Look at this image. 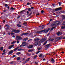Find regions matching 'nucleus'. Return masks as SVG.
Returning <instances> with one entry per match:
<instances>
[{
    "mask_svg": "<svg viewBox=\"0 0 65 65\" xmlns=\"http://www.w3.org/2000/svg\"><path fill=\"white\" fill-rule=\"evenodd\" d=\"M16 38L17 40H22V39H23L21 37L19 36H16Z\"/></svg>",
    "mask_w": 65,
    "mask_h": 65,
    "instance_id": "1",
    "label": "nucleus"
},
{
    "mask_svg": "<svg viewBox=\"0 0 65 65\" xmlns=\"http://www.w3.org/2000/svg\"><path fill=\"white\" fill-rule=\"evenodd\" d=\"M13 31L15 33H19L20 32V31L18 30L14 29L13 30Z\"/></svg>",
    "mask_w": 65,
    "mask_h": 65,
    "instance_id": "2",
    "label": "nucleus"
},
{
    "mask_svg": "<svg viewBox=\"0 0 65 65\" xmlns=\"http://www.w3.org/2000/svg\"><path fill=\"white\" fill-rule=\"evenodd\" d=\"M63 38L62 36H61L59 37H58L56 38V40L57 41L59 40H60L61 39H62V38Z\"/></svg>",
    "mask_w": 65,
    "mask_h": 65,
    "instance_id": "3",
    "label": "nucleus"
},
{
    "mask_svg": "<svg viewBox=\"0 0 65 65\" xmlns=\"http://www.w3.org/2000/svg\"><path fill=\"white\" fill-rule=\"evenodd\" d=\"M44 32V33H46V31H45V29L42 30L40 31H38L37 32V33H41V32Z\"/></svg>",
    "mask_w": 65,
    "mask_h": 65,
    "instance_id": "4",
    "label": "nucleus"
},
{
    "mask_svg": "<svg viewBox=\"0 0 65 65\" xmlns=\"http://www.w3.org/2000/svg\"><path fill=\"white\" fill-rule=\"evenodd\" d=\"M28 34H29V33L28 32H24L21 35V36H23V35H25L26 36L27 35H28Z\"/></svg>",
    "mask_w": 65,
    "mask_h": 65,
    "instance_id": "5",
    "label": "nucleus"
},
{
    "mask_svg": "<svg viewBox=\"0 0 65 65\" xmlns=\"http://www.w3.org/2000/svg\"><path fill=\"white\" fill-rule=\"evenodd\" d=\"M22 45H23V46H25L27 45V43L26 42H23L22 43Z\"/></svg>",
    "mask_w": 65,
    "mask_h": 65,
    "instance_id": "6",
    "label": "nucleus"
},
{
    "mask_svg": "<svg viewBox=\"0 0 65 65\" xmlns=\"http://www.w3.org/2000/svg\"><path fill=\"white\" fill-rule=\"evenodd\" d=\"M27 8L28 10V11H27V15H28L29 14V11H31V9L30 8Z\"/></svg>",
    "mask_w": 65,
    "mask_h": 65,
    "instance_id": "7",
    "label": "nucleus"
},
{
    "mask_svg": "<svg viewBox=\"0 0 65 65\" xmlns=\"http://www.w3.org/2000/svg\"><path fill=\"white\" fill-rule=\"evenodd\" d=\"M62 19L61 20V22H63V20H64L65 19V16L64 15H62Z\"/></svg>",
    "mask_w": 65,
    "mask_h": 65,
    "instance_id": "8",
    "label": "nucleus"
},
{
    "mask_svg": "<svg viewBox=\"0 0 65 65\" xmlns=\"http://www.w3.org/2000/svg\"><path fill=\"white\" fill-rule=\"evenodd\" d=\"M51 29V28H48L46 29H45V31H46V34H47V32H48V31H50V30Z\"/></svg>",
    "mask_w": 65,
    "mask_h": 65,
    "instance_id": "9",
    "label": "nucleus"
},
{
    "mask_svg": "<svg viewBox=\"0 0 65 65\" xmlns=\"http://www.w3.org/2000/svg\"><path fill=\"white\" fill-rule=\"evenodd\" d=\"M14 45H12L11 46H10L8 47V49H11V48H12V47H13L14 46Z\"/></svg>",
    "mask_w": 65,
    "mask_h": 65,
    "instance_id": "10",
    "label": "nucleus"
},
{
    "mask_svg": "<svg viewBox=\"0 0 65 65\" xmlns=\"http://www.w3.org/2000/svg\"><path fill=\"white\" fill-rule=\"evenodd\" d=\"M13 53V50H11L10 51H9V54H11V55H12V53Z\"/></svg>",
    "mask_w": 65,
    "mask_h": 65,
    "instance_id": "11",
    "label": "nucleus"
},
{
    "mask_svg": "<svg viewBox=\"0 0 65 65\" xmlns=\"http://www.w3.org/2000/svg\"><path fill=\"white\" fill-rule=\"evenodd\" d=\"M55 23L57 25H56V26H58V25H59V24H60V22H59V21H56Z\"/></svg>",
    "mask_w": 65,
    "mask_h": 65,
    "instance_id": "12",
    "label": "nucleus"
},
{
    "mask_svg": "<svg viewBox=\"0 0 65 65\" xmlns=\"http://www.w3.org/2000/svg\"><path fill=\"white\" fill-rule=\"evenodd\" d=\"M57 34L58 35V36H60V35H61L62 34V32H57Z\"/></svg>",
    "mask_w": 65,
    "mask_h": 65,
    "instance_id": "13",
    "label": "nucleus"
},
{
    "mask_svg": "<svg viewBox=\"0 0 65 65\" xmlns=\"http://www.w3.org/2000/svg\"><path fill=\"white\" fill-rule=\"evenodd\" d=\"M45 40V39H43L40 40V41H41V42H44Z\"/></svg>",
    "mask_w": 65,
    "mask_h": 65,
    "instance_id": "14",
    "label": "nucleus"
},
{
    "mask_svg": "<svg viewBox=\"0 0 65 65\" xmlns=\"http://www.w3.org/2000/svg\"><path fill=\"white\" fill-rule=\"evenodd\" d=\"M51 61L52 62V63H54L55 62V61L54 60V59L53 58H51Z\"/></svg>",
    "mask_w": 65,
    "mask_h": 65,
    "instance_id": "15",
    "label": "nucleus"
},
{
    "mask_svg": "<svg viewBox=\"0 0 65 65\" xmlns=\"http://www.w3.org/2000/svg\"><path fill=\"white\" fill-rule=\"evenodd\" d=\"M19 47H18L17 48H15V49H14L13 51H17V50L19 49Z\"/></svg>",
    "mask_w": 65,
    "mask_h": 65,
    "instance_id": "16",
    "label": "nucleus"
},
{
    "mask_svg": "<svg viewBox=\"0 0 65 65\" xmlns=\"http://www.w3.org/2000/svg\"><path fill=\"white\" fill-rule=\"evenodd\" d=\"M33 47V46L32 45H29V46L28 47L29 48H32Z\"/></svg>",
    "mask_w": 65,
    "mask_h": 65,
    "instance_id": "17",
    "label": "nucleus"
},
{
    "mask_svg": "<svg viewBox=\"0 0 65 65\" xmlns=\"http://www.w3.org/2000/svg\"><path fill=\"white\" fill-rule=\"evenodd\" d=\"M57 26L55 24V23H53L51 25V27H54V26Z\"/></svg>",
    "mask_w": 65,
    "mask_h": 65,
    "instance_id": "18",
    "label": "nucleus"
},
{
    "mask_svg": "<svg viewBox=\"0 0 65 65\" xmlns=\"http://www.w3.org/2000/svg\"><path fill=\"white\" fill-rule=\"evenodd\" d=\"M51 46V44H48L46 45L45 47V48H48V47H49V46Z\"/></svg>",
    "mask_w": 65,
    "mask_h": 65,
    "instance_id": "19",
    "label": "nucleus"
},
{
    "mask_svg": "<svg viewBox=\"0 0 65 65\" xmlns=\"http://www.w3.org/2000/svg\"><path fill=\"white\" fill-rule=\"evenodd\" d=\"M26 11V9L22 10L21 12H20V13L21 14H23V13L22 14V13H23V12L24 11Z\"/></svg>",
    "mask_w": 65,
    "mask_h": 65,
    "instance_id": "20",
    "label": "nucleus"
},
{
    "mask_svg": "<svg viewBox=\"0 0 65 65\" xmlns=\"http://www.w3.org/2000/svg\"><path fill=\"white\" fill-rule=\"evenodd\" d=\"M24 23H23V25H24V26H26L27 24V22L25 21Z\"/></svg>",
    "mask_w": 65,
    "mask_h": 65,
    "instance_id": "21",
    "label": "nucleus"
},
{
    "mask_svg": "<svg viewBox=\"0 0 65 65\" xmlns=\"http://www.w3.org/2000/svg\"><path fill=\"white\" fill-rule=\"evenodd\" d=\"M55 39H52L50 38L49 39V41H53Z\"/></svg>",
    "mask_w": 65,
    "mask_h": 65,
    "instance_id": "22",
    "label": "nucleus"
},
{
    "mask_svg": "<svg viewBox=\"0 0 65 65\" xmlns=\"http://www.w3.org/2000/svg\"><path fill=\"white\" fill-rule=\"evenodd\" d=\"M42 56V54H39V58H41Z\"/></svg>",
    "mask_w": 65,
    "mask_h": 65,
    "instance_id": "23",
    "label": "nucleus"
},
{
    "mask_svg": "<svg viewBox=\"0 0 65 65\" xmlns=\"http://www.w3.org/2000/svg\"><path fill=\"white\" fill-rule=\"evenodd\" d=\"M62 29H65V25L61 27Z\"/></svg>",
    "mask_w": 65,
    "mask_h": 65,
    "instance_id": "24",
    "label": "nucleus"
},
{
    "mask_svg": "<svg viewBox=\"0 0 65 65\" xmlns=\"http://www.w3.org/2000/svg\"><path fill=\"white\" fill-rule=\"evenodd\" d=\"M0 50L1 51H3V47L2 46L0 48Z\"/></svg>",
    "mask_w": 65,
    "mask_h": 65,
    "instance_id": "25",
    "label": "nucleus"
},
{
    "mask_svg": "<svg viewBox=\"0 0 65 65\" xmlns=\"http://www.w3.org/2000/svg\"><path fill=\"white\" fill-rule=\"evenodd\" d=\"M17 60H21V58L19 57H18L17 58Z\"/></svg>",
    "mask_w": 65,
    "mask_h": 65,
    "instance_id": "26",
    "label": "nucleus"
},
{
    "mask_svg": "<svg viewBox=\"0 0 65 65\" xmlns=\"http://www.w3.org/2000/svg\"><path fill=\"white\" fill-rule=\"evenodd\" d=\"M39 40V38H36V39H35V41H38Z\"/></svg>",
    "mask_w": 65,
    "mask_h": 65,
    "instance_id": "27",
    "label": "nucleus"
},
{
    "mask_svg": "<svg viewBox=\"0 0 65 65\" xmlns=\"http://www.w3.org/2000/svg\"><path fill=\"white\" fill-rule=\"evenodd\" d=\"M17 26L18 27H22V25H20L19 24H18L17 25Z\"/></svg>",
    "mask_w": 65,
    "mask_h": 65,
    "instance_id": "28",
    "label": "nucleus"
},
{
    "mask_svg": "<svg viewBox=\"0 0 65 65\" xmlns=\"http://www.w3.org/2000/svg\"><path fill=\"white\" fill-rule=\"evenodd\" d=\"M38 43L37 42H36L35 43V46H37V45H38Z\"/></svg>",
    "mask_w": 65,
    "mask_h": 65,
    "instance_id": "29",
    "label": "nucleus"
},
{
    "mask_svg": "<svg viewBox=\"0 0 65 65\" xmlns=\"http://www.w3.org/2000/svg\"><path fill=\"white\" fill-rule=\"evenodd\" d=\"M28 39V38H25L24 39V41H27Z\"/></svg>",
    "mask_w": 65,
    "mask_h": 65,
    "instance_id": "30",
    "label": "nucleus"
},
{
    "mask_svg": "<svg viewBox=\"0 0 65 65\" xmlns=\"http://www.w3.org/2000/svg\"><path fill=\"white\" fill-rule=\"evenodd\" d=\"M30 58H28L27 59V60L25 61V62H28V61H29L30 60Z\"/></svg>",
    "mask_w": 65,
    "mask_h": 65,
    "instance_id": "31",
    "label": "nucleus"
},
{
    "mask_svg": "<svg viewBox=\"0 0 65 65\" xmlns=\"http://www.w3.org/2000/svg\"><path fill=\"white\" fill-rule=\"evenodd\" d=\"M47 41H48V40H47L43 44V45H45V44H46V43H47Z\"/></svg>",
    "mask_w": 65,
    "mask_h": 65,
    "instance_id": "32",
    "label": "nucleus"
},
{
    "mask_svg": "<svg viewBox=\"0 0 65 65\" xmlns=\"http://www.w3.org/2000/svg\"><path fill=\"white\" fill-rule=\"evenodd\" d=\"M62 25H65V21L63 22L62 23Z\"/></svg>",
    "mask_w": 65,
    "mask_h": 65,
    "instance_id": "33",
    "label": "nucleus"
},
{
    "mask_svg": "<svg viewBox=\"0 0 65 65\" xmlns=\"http://www.w3.org/2000/svg\"><path fill=\"white\" fill-rule=\"evenodd\" d=\"M58 10H61L62 9V8L61 7L58 8Z\"/></svg>",
    "mask_w": 65,
    "mask_h": 65,
    "instance_id": "34",
    "label": "nucleus"
},
{
    "mask_svg": "<svg viewBox=\"0 0 65 65\" xmlns=\"http://www.w3.org/2000/svg\"><path fill=\"white\" fill-rule=\"evenodd\" d=\"M59 6H61L62 5V4L61 3V2H59Z\"/></svg>",
    "mask_w": 65,
    "mask_h": 65,
    "instance_id": "35",
    "label": "nucleus"
},
{
    "mask_svg": "<svg viewBox=\"0 0 65 65\" xmlns=\"http://www.w3.org/2000/svg\"><path fill=\"white\" fill-rule=\"evenodd\" d=\"M10 34L11 35H14V33L13 32H11Z\"/></svg>",
    "mask_w": 65,
    "mask_h": 65,
    "instance_id": "36",
    "label": "nucleus"
},
{
    "mask_svg": "<svg viewBox=\"0 0 65 65\" xmlns=\"http://www.w3.org/2000/svg\"><path fill=\"white\" fill-rule=\"evenodd\" d=\"M59 11L58 10V8L56 9H55V11Z\"/></svg>",
    "mask_w": 65,
    "mask_h": 65,
    "instance_id": "37",
    "label": "nucleus"
},
{
    "mask_svg": "<svg viewBox=\"0 0 65 65\" xmlns=\"http://www.w3.org/2000/svg\"><path fill=\"white\" fill-rule=\"evenodd\" d=\"M44 56H45V55H42V58H44Z\"/></svg>",
    "mask_w": 65,
    "mask_h": 65,
    "instance_id": "38",
    "label": "nucleus"
},
{
    "mask_svg": "<svg viewBox=\"0 0 65 65\" xmlns=\"http://www.w3.org/2000/svg\"><path fill=\"white\" fill-rule=\"evenodd\" d=\"M20 52H19L17 53V55H20Z\"/></svg>",
    "mask_w": 65,
    "mask_h": 65,
    "instance_id": "39",
    "label": "nucleus"
},
{
    "mask_svg": "<svg viewBox=\"0 0 65 65\" xmlns=\"http://www.w3.org/2000/svg\"><path fill=\"white\" fill-rule=\"evenodd\" d=\"M36 57H37V55H36L34 57V59H35L36 58Z\"/></svg>",
    "mask_w": 65,
    "mask_h": 65,
    "instance_id": "40",
    "label": "nucleus"
},
{
    "mask_svg": "<svg viewBox=\"0 0 65 65\" xmlns=\"http://www.w3.org/2000/svg\"><path fill=\"white\" fill-rule=\"evenodd\" d=\"M6 7H8V5L7 4H5L4 5Z\"/></svg>",
    "mask_w": 65,
    "mask_h": 65,
    "instance_id": "41",
    "label": "nucleus"
},
{
    "mask_svg": "<svg viewBox=\"0 0 65 65\" xmlns=\"http://www.w3.org/2000/svg\"><path fill=\"white\" fill-rule=\"evenodd\" d=\"M24 49H19L18 50V51H21V50H24Z\"/></svg>",
    "mask_w": 65,
    "mask_h": 65,
    "instance_id": "42",
    "label": "nucleus"
},
{
    "mask_svg": "<svg viewBox=\"0 0 65 65\" xmlns=\"http://www.w3.org/2000/svg\"><path fill=\"white\" fill-rule=\"evenodd\" d=\"M41 13H43L44 12V11L43 10H42L41 11Z\"/></svg>",
    "mask_w": 65,
    "mask_h": 65,
    "instance_id": "43",
    "label": "nucleus"
},
{
    "mask_svg": "<svg viewBox=\"0 0 65 65\" xmlns=\"http://www.w3.org/2000/svg\"><path fill=\"white\" fill-rule=\"evenodd\" d=\"M37 48H38V50H41V48H42V47H41V48H39L38 47Z\"/></svg>",
    "mask_w": 65,
    "mask_h": 65,
    "instance_id": "44",
    "label": "nucleus"
},
{
    "mask_svg": "<svg viewBox=\"0 0 65 65\" xmlns=\"http://www.w3.org/2000/svg\"><path fill=\"white\" fill-rule=\"evenodd\" d=\"M7 11V10L6 9H4L3 10V12H6Z\"/></svg>",
    "mask_w": 65,
    "mask_h": 65,
    "instance_id": "45",
    "label": "nucleus"
},
{
    "mask_svg": "<svg viewBox=\"0 0 65 65\" xmlns=\"http://www.w3.org/2000/svg\"><path fill=\"white\" fill-rule=\"evenodd\" d=\"M16 42V41H14L12 42V43H11V44H13L14 43H15V42Z\"/></svg>",
    "mask_w": 65,
    "mask_h": 65,
    "instance_id": "46",
    "label": "nucleus"
},
{
    "mask_svg": "<svg viewBox=\"0 0 65 65\" xmlns=\"http://www.w3.org/2000/svg\"><path fill=\"white\" fill-rule=\"evenodd\" d=\"M44 28V26H43L41 27V28L40 29V30H42Z\"/></svg>",
    "mask_w": 65,
    "mask_h": 65,
    "instance_id": "47",
    "label": "nucleus"
},
{
    "mask_svg": "<svg viewBox=\"0 0 65 65\" xmlns=\"http://www.w3.org/2000/svg\"><path fill=\"white\" fill-rule=\"evenodd\" d=\"M27 56H30V55H31V54L28 53H27Z\"/></svg>",
    "mask_w": 65,
    "mask_h": 65,
    "instance_id": "48",
    "label": "nucleus"
},
{
    "mask_svg": "<svg viewBox=\"0 0 65 65\" xmlns=\"http://www.w3.org/2000/svg\"><path fill=\"white\" fill-rule=\"evenodd\" d=\"M11 10H13V9H14V8H13V7H11Z\"/></svg>",
    "mask_w": 65,
    "mask_h": 65,
    "instance_id": "49",
    "label": "nucleus"
},
{
    "mask_svg": "<svg viewBox=\"0 0 65 65\" xmlns=\"http://www.w3.org/2000/svg\"><path fill=\"white\" fill-rule=\"evenodd\" d=\"M34 62V63H35L36 64V65H37V64H38V62H35V61Z\"/></svg>",
    "mask_w": 65,
    "mask_h": 65,
    "instance_id": "50",
    "label": "nucleus"
},
{
    "mask_svg": "<svg viewBox=\"0 0 65 65\" xmlns=\"http://www.w3.org/2000/svg\"><path fill=\"white\" fill-rule=\"evenodd\" d=\"M39 52H40V51H38L37 53H36V54H38V53H39Z\"/></svg>",
    "mask_w": 65,
    "mask_h": 65,
    "instance_id": "51",
    "label": "nucleus"
},
{
    "mask_svg": "<svg viewBox=\"0 0 65 65\" xmlns=\"http://www.w3.org/2000/svg\"><path fill=\"white\" fill-rule=\"evenodd\" d=\"M56 27H57L55 26V27H52V28L53 29H55V28H56Z\"/></svg>",
    "mask_w": 65,
    "mask_h": 65,
    "instance_id": "52",
    "label": "nucleus"
},
{
    "mask_svg": "<svg viewBox=\"0 0 65 65\" xmlns=\"http://www.w3.org/2000/svg\"><path fill=\"white\" fill-rule=\"evenodd\" d=\"M16 56H17L15 55H14L12 56V57H16Z\"/></svg>",
    "mask_w": 65,
    "mask_h": 65,
    "instance_id": "53",
    "label": "nucleus"
},
{
    "mask_svg": "<svg viewBox=\"0 0 65 65\" xmlns=\"http://www.w3.org/2000/svg\"><path fill=\"white\" fill-rule=\"evenodd\" d=\"M6 17H8V16H9V15L8 14H6Z\"/></svg>",
    "mask_w": 65,
    "mask_h": 65,
    "instance_id": "54",
    "label": "nucleus"
},
{
    "mask_svg": "<svg viewBox=\"0 0 65 65\" xmlns=\"http://www.w3.org/2000/svg\"><path fill=\"white\" fill-rule=\"evenodd\" d=\"M32 14V13H30V14H29V15H28V16L29 17V16H30V15H31V14Z\"/></svg>",
    "mask_w": 65,
    "mask_h": 65,
    "instance_id": "55",
    "label": "nucleus"
},
{
    "mask_svg": "<svg viewBox=\"0 0 65 65\" xmlns=\"http://www.w3.org/2000/svg\"><path fill=\"white\" fill-rule=\"evenodd\" d=\"M20 18V16H18L17 17V19H19Z\"/></svg>",
    "mask_w": 65,
    "mask_h": 65,
    "instance_id": "56",
    "label": "nucleus"
},
{
    "mask_svg": "<svg viewBox=\"0 0 65 65\" xmlns=\"http://www.w3.org/2000/svg\"><path fill=\"white\" fill-rule=\"evenodd\" d=\"M5 51H6V50H5V49L3 51V52L4 53V52H5Z\"/></svg>",
    "mask_w": 65,
    "mask_h": 65,
    "instance_id": "57",
    "label": "nucleus"
},
{
    "mask_svg": "<svg viewBox=\"0 0 65 65\" xmlns=\"http://www.w3.org/2000/svg\"><path fill=\"white\" fill-rule=\"evenodd\" d=\"M17 43H19V41L18 40H17Z\"/></svg>",
    "mask_w": 65,
    "mask_h": 65,
    "instance_id": "58",
    "label": "nucleus"
},
{
    "mask_svg": "<svg viewBox=\"0 0 65 65\" xmlns=\"http://www.w3.org/2000/svg\"><path fill=\"white\" fill-rule=\"evenodd\" d=\"M53 20V19H51L50 20L49 22H51V21H52Z\"/></svg>",
    "mask_w": 65,
    "mask_h": 65,
    "instance_id": "59",
    "label": "nucleus"
},
{
    "mask_svg": "<svg viewBox=\"0 0 65 65\" xmlns=\"http://www.w3.org/2000/svg\"><path fill=\"white\" fill-rule=\"evenodd\" d=\"M31 8L32 9H34V7H31Z\"/></svg>",
    "mask_w": 65,
    "mask_h": 65,
    "instance_id": "60",
    "label": "nucleus"
},
{
    "mask_svg": "<svg viewBox=\"0 0 65 65\" xmlns=\"http://www.w3.org/2000/svg\"><path fill=\"white\" fill-rule=\"evenodd\" d=\"M34 51V50L33 49H32V50H30V51L31 52H33V51Z\"/></svg>",
    "mask_w": 65,
    "mask_h": 65,
    "instance_id": "61",
    "label": "nucleus"
},
{
    "mask_svg": "<svg viewBox=\"0 0 65 65\" xmlns=\"http://www.w3.org/2000/svg\"><path fill=\"white\" fill-rule=\"evenodd\" d=\"M29 5V3L28 2L27 3V5Z\"/></svg>",
    "mask_w": 65,
    "mask_h": 65,
    "instance_id": "62",
    "label": "nucleus"
},
{
    "mask_svg": "<svg viewBox=\"0 0 65 65\" xmlns=\"http://www.w3.org/2000/svg\"><path fill=\"white\" fill-rule=\"evenodd\" d=\"M32 40V39H30L28 40V41H31V40Z\"/></svg>",
    "mask_w": 65,
    "mask_h": 65,
    "instance_id": "63",
    "label": "nucleus"
},
{
    "mask_svg": "<svg viewBox=\"0 0 65 65\" xmlns=\"http://www.w3.org/2000/svg\"><path fill=\"white\" fill-rule=\"evenodd\" d=\"M5 22H6L4 20H3V23H5Z\"/></svg>",
    "mask_w": 65,
    "mask_h": 65,
    "instance_id": "64",
    "label": "nucleus"
}]
</instances>
